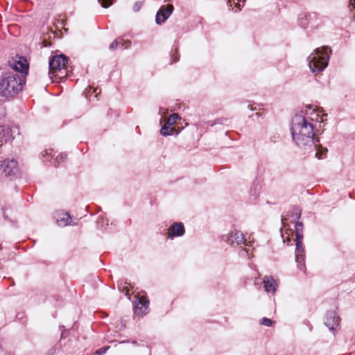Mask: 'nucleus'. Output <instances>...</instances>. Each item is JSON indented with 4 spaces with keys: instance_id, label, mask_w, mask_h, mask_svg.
<instances>
[{
    "instance_id": "obj_24",
    "label": "nucleus",
    "mask_w": 355,
    "mask_h": 355,
    "mask_svg": "<svg viewBox=\"0 0 355 355\" xmlns=\"http://www.w3.org/2000/svg\"><path fill=\"white\" fill-rule=\"evenodd\" d=\"M227 121V119H218L216 120L215 122H213V121H209V124L211 125V126H213L216 123H220V124H223L225 122H226Z\"/></svg>"
},
{
    "instance_id": "obj_1",
    "label": "nucleus",
    "mask_w": 355,
    "mask_h": 355,
    "mask_svg": "<svg viewBox=\"0 0 355 355\" xmlns=\"http://www.w3.org/2000/svg\"><path fill=\"white\" fill-rule=\"evenodd\" d=\"M291 133L296 145L304 150L317 147L318 139L314 137L313 126L302 115H296L292 122Z\"/></svg>"
},
{
    "instance_id": "obj_30",
    "label": "nucleus",
    "mask_w": 355,
    "mask_h": 355,
    "mask_svg": "<svg viewBox=\"0 0 355 355\" xmlns=\"http://www.w3.org/2000/svg\"><path fill=\"white\" fill-rule=\"evenodd\" d=\"M45 154H42V156L44 157L46 155H52V153L53 152V149H49V150H46L45 151Z\"/></svg>"
},
{
    "instance_id": "obj_15",
    "label": "nucleus",
    "mask_w": 355,
    "mask_h": 355,
    "mask_svg": "<svg viewBox=\"0 0 355 355\" xmlns=\"http://www.w3.org/2000/svg\"><path fill=\"white\" fill-rule=\"evenodd\" d=\"M232 242H235L238 245L243 243L245 241L244 234L240 231H235L231 234Z\"/></svg>"
},
{
    "instance_id": "obj_11",
    "label": "nucleus",
    "mask_w": 355,
    "mask_h": 355,
    "mask_svg": "<svg viewBox=\"0 0 355 355\" xmlns=\"http://www.w3.org/2000/svg\"><path fill=\"white\" fill-rule=\"evenodd\" d=\"M184 232V227L182 223H173L168 230V236L171 239L175 236H181Z\"/></svg>"
},
{
    "instance_id": "obj_4",
    "label": "nucleus",
    "mask_w": 355,
    "mask_h": 355,
    "mask_svg": "<svg viewBox=\"0 0 355 355\" xmlns=\"http://www.w3.org/2000/svg\"><path fill=\"white\" fill-rule=\"evenodd\" d=\"M67 63L68 58L63 54L53 56L52 58L49 60V73H51L55 71L59 70L62 68L67 67Z\"/></svg>"
},
{
    "instance_id": "obj_19",
    "label": "nucleus",
    "mask_w": 355,
    "mask_h": 355,
    "mask_svg": "<svg viewBox=\"0 0 355 355\" xmlns=\"http://www.w3.org/2000/svg\"><path fill=\"white\" fill-rule=\"evenodd\" d=\"M118 40H120L119 45L118 46L121 50L126 49L130 47V42L128 40H125L121 37H119Z\"/></svg>"
},
{
    "instance_id": "obj_13",
    "label": "nucleus",
    "mask_w": 355,
    "mask_h": 355,
    "mask_svg": "<svg viewBox=\"0 0 355 355\" xmlns=\"http://www.w3.org/2000/svg\"><path fill=\"white\" fill-rule=\"evenodd\" d=\"M10 137V130L8 127L0 124V143L7 142Z\"/></svg>"
},
{
    "instance_id": "obj_3",
    "label": "nucleus",
    "mask_w": 355,
    "mask_h": 355,
    "mask_svg": "<svg viewBox=\"0 0 355 355\" xmlns=\"http://www.w3.org/2000/svg\"><path fill=\"white\" fill-rule=\"evenodd\" d=\"M329 48L327 46L323 47L322 51L316 49L315 54H311L308 57L309 65L312 72L322 71L327 67L329 58Z\"/></svg>"
},
{
    "instance_id": "obj_22",
    "label": "nucleus",
    "mask_w": 355,
    "mask_h": 355,
    "mask_svg": "<svg viewBox=\"0 0 355 355\" xmlns=\"http://www.w3.org/2000/svg\"><path fill=\"white\" fill-rule=\"evenodd\" d=\"M56 159L58 164L60 162H64L67 160V155L60 153L56 157Z\"/></svg>"
},
{
    "instance_id": "obj_7",
    "label": "nucleus",
    "mask_w": 355,
    "mask_h": 355,
    "mask_svg": "<svg viewBox=\"0 0 355 355\" xmlns=\"http://www.w3.org/2000/svg\"><path fill=\"white\" fill-rule=\"evenodd\" d=\"M178 119V114L173 113L171 114L168 116L167 121L160 130L161 135L163 136L172 135L175 132V128L173 127V125L176 123Z\"/></svg>"
},
{
    "instance_id": "obj_27",
    "label": "nucleus",
    "mask_w": 355,
    "mask_h": 355,
    "mask_svg": "<svg viewBox=\"0 0 355 355\" xmlns=\"http://www.w3.org/2000/svg\"><path fill=\"white\" fill-rule=\"evenodd\" d=\"M109 347H102L98 350H96L95 352V353L94 354V355H102L103 354H105L107 351V349H108Z\"/></svg>"
},
{
    "instance_id": "obj_21",
    "label": "nucleus",
    "mask_w": 355,
    "mask_h": 355,
    "mask_svg": "<svg viewBox=\"0 0 355 355\" xmlns=\"http://www.w3.org/2000/svg\"><path fill=\"white\" fill-rule=\"evenodd\" d=\"M296 261L300 264H304V255L302 253L296 254Z\"/></svg>"
},
{
    "instance_id": "obj_10",
    "label": "nucleus",
    "mask_w": 355,
    "mask_h": 355,
    "mask_svg": "<svg viewBox=\"0 0 355 355\" xmlns=\"http://www.w3.org/2000/svg\"><path fill=\"white\" fill-rule=\"evenodd\" d=\"M340 317L335 311L327 312L324 324L331 331L336 329L340 324Z\"/></svg>"
},
{
    "instance_id": "obj_12",
    "label": "nucleus",
    "mask_w": 355,
    "mask_h": 355,
    "mask_svg": "<svg viewBox=\"0 0 355 355\" xmlns=\"http://www.w3.org/2000/svg\"><path fill=\"white\" fill-rule=\"evenodd\" d=\"M68 71L67 67L62 68L59 70L55 71L51 73H49L50 78L53 79V81H59L64 79L67 76Z\"/></svg>"
},
{
    "instance_id": "obj_23",
    "label": "nucleus",
    "mask_w": 355,
    "mask_h": 355,
    "mask_svg": "<svg viewBox=\"0 0 355 355\" xmlns=\"http://www.w3.org/2000/svg\"><path fill=\"white\" fill-rule=\"evenodd\" d=\"M102 6L104 7V8H107L109 7L110 6H111L112 4V2H113V0H98Z\"/></svg>"
},
{
    "instance_id": "obj_28",
    "label": "nucleus",
    "mask_w": 355,
    "mask_h": 355,
    "mask_svg": "<svg viewBox=\"0 0 355 355\" xmlns=\"http://www.w3.org/2000/svg\"><path fill=\"white\" fill-rule=\"evenodd\" d=\"M293 214H295L296 215V219L297 220L300 219V218L301 216V211L299 209L294 208L293 209Z\"/></svg>"
},
{
    "instance_id": "obj_31",
    "label": "nucleus",
    "mask_w": 355,
    "mask_h": 355,
    "mask_svg": "<svg viewBox=\"0 0 355 355\" xmlns=\"http://www.w3.org/2000/svg\"><path fill=\"white\" fill-rule=\"evenodd\" d=\"M0 118L5 116V109L3 107H0Z\"/></svg>"
},
{
    "instance_id": "obj_25",
    "label": "nucleus",
    "mask_w": 355,
    "mask_h": 355,
    "mask_svg": "<svg viewBox=\"0 0 355 355\" xmlns=\"http://www.w3.org/2000/svg\"><path fill=\"white\" fill-rule=\"evenodd\" d=\"M261 324L267 327H270L272 324V321L270 319L263 318L261 320Z\"/></svg>"
},
{
    "instance_id": "obj_6",
    "label": "nucleus",
    "mask_w": 355,
    "mask_h": 355,
    "mask_svg": "<svg viewBox=\"0 0 355 355\" xmlns=\"http://www.w3.org/2000/svg\"><path fill=\"white\" fill-rule=\"evenodd\" d=\"M9 66L14 69L12 71H15L19 73L28 74V64L27 60L24 59L22 57H18V59H12L8 62Z\"/></svg>"
},
{
    "instance_id": "obj_18",
    "label": "nucleus",
    "mask_w": 355,
    "mask_h": 355,
    "mask_svg": "<svg viewBox=\"0 0 355 355\" xmlns=\"http://www.w3.org/2000/svg\"><path fill=\"white\" fill-rule=\"evenodd\" d=\"M302 239H297V238H295V241L296 242V243H295V245H296V253H302V254H303L304 252V246H303V243H302Z\"/></svg>"
},
{
    "instance_id": "obj_5",
    "label": "nucleus",
    "mask_w": 355,
    "mask_h": 355,
    "mask_svg": "<svg viewBox=\"0 0 355 355\" xmlns=\"http://www.w3.org/2000/svg\"><path fill=\"white\" fill-rule=\"evenodd\" d=\"M0 171L5 176H15L18 171V165L14 159H5L0 166Z\"/></svg>"
},
{
    "instance_id": "obj_20",
    "label": "nucleus",
    "mask_w": 355,
    "mask_h": 355,
    "mask_svg": "<svg viewBox=\"0 0 355 355\" xmlns=\"http://www.w3.org/2000/svg\"><path fill=\"white\" fill-rule=\"evenodd\" d=\"M119 42L120 40H118V38L116 39L115 40H114L110 44V46H109V49L111 50V51H114L115 49H117L118 46L119 45Z\"/></svg>"
},
{
    "instance_id": "obj_32",
    "label": "nucleus",
    "mask_w": 355,
    "mask_h": 355,
    "mask_svg": "<svg viewBox=\"0 0 355 355\" xmlns=\"http://www.w3.org/2000/svg\"><path fill=\"white\" fill-rule=\"evenodd\" d=\"M308 17H309V19H311V14H309V16H308Z\"/></svg>"
},
{
    "instance_id": "obj_2",
    "label": "nucleus",
    "mask_w": 355,
    "mask_h": 355,
    "mask_svg": "<svg viewBox=\"0 0 355 355\" xmlns=\"http://www.w3.org/2000/svg\"><path fill=\"white\" fill-rule=\"evenodd\" d=\"M25 83L22 75L15 71H4L0 76V96L7 99L15 97Z\"/></svg>"
},
{
    "instance_id": "obj_9",
    "label": "nucleus",
    "mask_w": 355,
    "mask_h": 355,
    "mask_svg": "<svg viewBox=\"0 0 355 355\" xmlns=\"http://www.w3.org/2000/svg\"><path fill=\"white\" fill-rule=\"evenodd\" d=\"M149 302L144 296L139 297L135 301V313L139 316L143 317L147 313Z\"/></svg>"
},
{
    "instance_id": "obj_14",
    "label": "nucleus",
    "mask_w": 355,
    "mask_h": 355,
    "mask_svg": "<svg viewBox=\"0 0 355 355\" xmlns=\"http://www.w3.org/2000/svg\"><path fill=\"white\" fill-rule=\"evenodd\" d=\"M266 291L268 293H274L276 291L275 280L272 277H266L263 281Z\"/></svg>"
},
{
    "instance_id": "obj_8",
    "label": "nucleus",
    "mask_w": 355,
    "mask_h": 355,
    "mask_svg": "<svg viewBox=\"0 0 355 355\" xmlns=\"http://www.w3.org/2000/svg\"><path fill=\"white\" fill-rule=\"evenodd\" d=\"M173 10V6L172 4H168L166 6H162L156 15V23L157 24H161L162 23L164 22L172 14Z\"/></svg>"
},
{
    "instance_id": "obj_29",
    "label": "nucleus",
    "mask_w": 355,
    "mask_h": 355,
    "mask_svg": "<svg viewBox=\"0 0 355 355\" xmlns=\"http://www.w3.org/2000/svg\"><path fill=\"white\" fill-rule=\"evenodd\" d=\"M349 8L351 10L355 9V0H349Z\"/></svg>"
},
{
    "instance_id": "obj_26",
    "label": "nucleus",
    "mask_w": 355,
    "mask_h": 355,
    "mask_svg": "<svg viewBox=\"0 0 355 355\" xmlns=\"http://www.w3.org/2000/svg\"><path fill=\"white\" fill-rule=\"evenodd\" d=\"M142 2L141 1H137L134 6H133V10L135 12H138L140 10V9L142 7Z\"/></svg>"
},
{
    "instance_id": "obj_16",
    "label": "nucleus",
    "mask_w": 355,
    "mask_h": 355,
    "mask_svg": "<svg viewBox=\"0 0 355 355\" xmlns=\"http://www.w3.org/2000/svg\"><path fill=\"white\" fill-rule=\"evenodd\" d=\"M63 218H58L57 221L59 225H76V223L72 222V218L69 213H65Z\"/></svg>"
},
{
    "instance_id": "obj_17",
    "label": "nucleus",
    "mask_w": 355,
    "mask_h": 355,
    "mask_svg": "<svg viewBox=\"0 0 355 355\" xmlns=\"http://www.w3.org/2000/svg\"><path fill=\"white\" fill-rule=\"evenodd\" d=\"M295 236L297 239H303L302 230H303V224L302 222H296L295 225Z\"/></svg>"
}]
</instances>
